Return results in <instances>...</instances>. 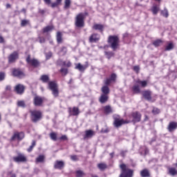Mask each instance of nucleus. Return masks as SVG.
<instances>
[{"instance_id":"obj_1","label":"nucleus","mask_w":177,"mask_h":177,"mask_svg":"<svg viewBox=\"0 0 177 177\" xmlns=\"http://www.w3.org/2000/svg\"><path fill=\"white\" fill-rule=\"evenodd\" d=\"M108 44L113 50H117L120 46V37L117 35L109 36Z\"/></svg>"},{"instance_id":"obj_2","label":"nucleus","mask_w":177,"mask_h":177,"mask_svg":"<svg viewBox=\"0 0 177 177\" xmlns=\"http://www.w3.org/2000/svg\"><path fill=\"white\" fill-rule=\"evenodd\" d=\"M120 168L122 170L119 177H132L133 176V170L128 168L127 165L122 164L120 165Z\"/></svg>"},{"instance_id":"obj_3","label":"nucleus","mask_w":177,"mask_h":177,"mask_svg":"<svg viewBox=\"0 0 177 177\" xmlns=\"http://www.w3.org/2000/svg\"><path fill=\"white\" fill-rule=\"evenodd\" d=\"M85 14L83 12L79 13L75 17V25L79 28H82L85 26Z\"/></svg>"},{"instance_id":"obj_4","label":"nucleus","mask_w":177,"mask_h":177,"mask_svg":"<svg viewBox=\"0 0 177 177\" xmlns=\"http://www.w3.org/2000/svg\"><path fill=\"white\" fill-rule=\"evenodd\" d=\"M30 120L32 122L37 124V122L42 120V113L39 111H30Z\"/></svg>"},{"instance_id":"obj_5","label":"nucleus","mask_w":177,"mask_h":177,"mask_svg":"<svg viewBox=\"0 0 177 177\" xmlns=\"http://www.w3.org/2000/svg\"><path fill=\"white\" fill-rule=\"evenodd\" d=\"M48 88L54 97H59V86L55 82H48Z\"/></svg>"},{"instance_id":"obj_6","label":"nucleus","mask_w":177,"mask_h":177,"mask_svg":"<svg viewBox=\"0 0 177 177\" xmlns=\"http://www.w3.org/2000/svg\"><path fill=\"white\" fill-rule=\"evenodd\" d=\"M26 62L29 66H32V67L37 68L38 66H39V61L35 58L31 59L30 55H28L26 57Z\"/></svg>"},{"instance_id":"obj_7","label":"nucleus","mask_w":177,"mask_h":177,"mask_svg":"<svg viewBox=\"0 0 177 177\" xmlns=\"http://www.w3.org/2000/svg\"><path fill=\"white\" fill-rule=\"evenodd\" d=\"M124 124H129V121L124 120V119L114 118L113 125L115 128H120V127L124 125Z\"/></svg>"},{"instance_id":"obj_8","label":"nucleus","mask_w":177,"mask_h":177,"mask_svg":"<svg viewBox=\"0 0 177 177\" xmlns=\"http://www.w3.org/2000/svg\"><path fill=\"white\" fill-rule=\"evenodd\" d=\"M8 63L10 64L12 63H15L16 60L19 59V53L17 51H14L8 57Z\"/></svg>"},{"instance_id":"obj_9","label":"nucleus","mask_w":177,"mask_h":177,"mask_svg":"<svg viewBox=\"0 0 177 177\" xmlns=\"http://www.w3.org/2000/svg\"><path fill=\"white\" fill-rule=\"evenodd\" d=\"M15 162H26L27 158L23 153H18L17 156L13 157Z\"/></svg>"},{"instance_id":"obj_10","label":"nucleus","mask_w":177,"mask_h":177,"mask_svg":"<svg viewBox=\"0 0 177 177\" xmlns=\"http://www.w3.org/2000/svg\"><path fill=\"white\" fill-rule=\"evenodd\" d=\"M88 41L90 44H96V42H98V41H100V35L97 33H93L90 36Z\"/></svg>"},{"instance_id":"obj_11","label":"nucleus","mask_w":177,"mask_h":177,"mask_svg":"<svg viewBox=\"0 0 177 177\" xmlns=\"http://www.w3.org/2000/svg\"><path fill=\"white\" fill-rule=\"evenodd\" d=\"M26 86H24V85L19 84L15 86L14 91L17 93V95H23Z\"/></svg>"},{"instance_id":"obj_12","label":"nucleus","mask_w":177,"mask_h":177,"mask_svg":"<svg viewBox=\"0 0 177 177\" xmlns=\"http://www.w3.org/2000/svg\"><path fill=\"white\" fill-rule=\"evenodd\" d=\"M15 139H17V140H23V139H24V133L23 131L15 132L11 138V140L13 141Z\"/></svg>"},{"instance_id":"obj_13","label":"nucleus","mask_w":177,"mask_h":177,"mask_svg":"<svg viewBox=\"0 0 177 177\" xmlns=\"http://www.w3.org/2000/svg\"><path fill=\"white\" fill-rule=\"evenodd\" d=\"M131 116L133 118V120H132L133 122L134 123L140 122V120H142V114H140V113L138 111L133 112L131 113Z\"/></svg>"},{"instance_id":"obj_14","label":"nucleus","mask_w":177,"mask_h":177,"mask_svg":"<svg viewBox=\"0 0 177 177\" xmlns=\"http://www.w3.org/2000/svg\"><path fill=\"white\" fill-rule=\"evenodd\" d=\"M12 75L14 77H18L19 78H21L24 77L26 75L23 71H21V70L15 68L12 71Z\"/></svg>"},{"instance_id":"obj_15","label":"nucleus","mask_w":177,"mask_h":177,"mask_svg":"<svg viewBox=\"0 0 177 177\" xmlns=\"http://www.w3.org/2000/svg\"><path fill=\"white\" fill-rule=\"evenodd\" d=\"M64 165L63 160H56L54 163V168L55 169H63Z\"/></svg>"},{"instance_id":"obj_16","label":"nucleus","mask_w":177,"mask_h":177,"mask_svg":"<svg viewBox=\"0 0 177 177\" xmlns=\"http://www.w3.org/2000/svg\"><path fill=\"white\" fill-rule=\"evenodd\" d=\"M33 103L35 106H41L44 103V98L37 95L34 97Z\"/></svg>"},{"instance_id":"obj_17","label":"nucleus","mask_w":177,"mask_h":177,"mask_svg":"<svg viewBox=\"0 0 177 177\" xmlns=\"http://www.w3.org/2000/svg\"><path fill=\"white\" fill-rule=\"evenodd\" d=\"M177 129L176 122H170L167 126V131L169 132H174Z\"/></svg>"},{"instance_id":"obj_18","label":"nucleus","mask_w":177,"mask_h":177,"mask_svg":"<svg viewBox=\"0 0 177 177\" xmlns=\"http://www.w3.org/2000/svg\"><path fill=\"white\" fill-rule=\"evenodd\" d=\"M69 115H78L80 114V109L77 107H73L72 109L71 108L68 109Z\"/></svg>"},{"instance_id":"obj_19","label":"nucleus","mask_w":177,"mask_h":177,"mask_svg":"<svg viewBox=\"0 0 177 177\" xmlns=\"http://www.w3.org/2000/svg\"><path fill=\"white\" fill-rule=\"evenodd\" d=\"M109 100V95L106 94H101L100 97H99V102L101 104H104Z\"/></svg>"},{"instance_id":"obj_20","label":"nucleus","mask_w":177,"mask_h":177,"mask_svg":"<svg viewBox=\"0 0 177 177\" xmlns=\"http://www.w3.org/2000/svg\"><path fill=\"white\" fill-rule=\"evenodd\" d=\"M131 91L134 95H138V93H140V86L139 84H134L131 87Z\"/></svg>"},{"instance_id":"obj_21","label":"nucleus","mask_w":177,"mask_h":177,"mask_svg":"<svg viewBox=\"0 0 177 177\" xmlns=\"http://www.w3.org/2000/svg\"><path fill=\"white\" fill-rule=\"evenodd\" d=\"M151 12L154 15V16L157 15L160 12V6H157V4H154L151 8Z\"/></svg>"},{"instance_id":"obj_22","label":"nucleus","mask_w":177,"mask_h":177,"mask_svg":"<svg viewBox=\"0 0 177 177\" xmlns=\"http://www.w3.org/2000/svg\"><path fill=\"white\" fill-rule=\"evenodd\" d=\"M142 96L146 99V100L150 101L151 100V91H145L142 93Z\"/></svg>"},{"instance_id":"obj_23","label":"nucleus","mask_w":177,"mask_h":177,"mask_svg":"<svg viewBox=\"0 0 177 177\" xmlns=\"http://www.w3.org/2000/svg\"><path fill=\"white\" fill-rule=\"evenodd\" d=\"M86 65H82L81 63H78L75 64V70H79L80 72H84V70H86Z\"/></svg>"},{"instance_id":"obj_24","label":"nucleus","mask_w":177,"mask_h":177,"mask_svg":"<svg viewBox=\"0 0 177 177\" xmlns=\"http://www.w3.org/2000/svg\"><path fill=\"white\" fill-rule=\"evenodd\" d=\"M93 30H97L100 32H103V30L104 28V26H103V25H102V24H95L93 26Z\"/></svg>"},{"instance_id":"obj_25","label":"nucleus","mask_w":177,"mask_h":177,"mask_svg":"<svg viewBox=\"0 0 177 177\" xmlns=\"http://www.w3.org/2000/svg\"><path fill=\"white\" fill-rule=\"evenodd\" d=\"M95 135V131L92 130H86L85 131V136H84V139H86L88 138H92Z\"/></svg>"},{"instance_id":"obj_26","label":"nucleus","mask_w":177,"mask_h":177,"mask_svg":"<svg viewBox=\"0 0 177 177\" xmlns=\"http://www.w3.org/2000/svg\"><path fill=\"white\" fill-rule=\"evenodd\" d=\"M102 95H109L110 93V88L107 86H103L101 88Z\"/></svg>"},{"instance_id":"obj_27","label":"nucleus","mask_w":177,"mask_h":177,"mask_svg":"<svg viewBox=\"0 0 177 177\" xmlns=\"http://www.w3.org/2000/svg\"><path fill=\"white\" fill-rule=\"evenodd\" d=\"M140 176L142 177H149L150 176V172H149V170H147V169H144L140 171Z\"/></svg>"},{"instance_id":"obj_28","label":"nucleus","mask_w":177,"mask_h":177,"mask_svg":"<svg viewBox=\"0 0 177 177\" xmlns=\"http://www.w3.org/2000/svg\"><path fill=\"white\" fill-rule=\"evenodd\" d=\"M169 175L171 176H175L177 175V170L175 167H169Z\"/></svg>"},{"instance_id":"obj_29","label":"nucleus","mask_w":177,"mask_h":177,"mask_svg":"<svg viewBox=\"0 0 177 177\" xmlns=\"http://www.w3.org/2000/svg\"><path fill=\"white\" fill-rule=\"evenodd\" d=\"M40 81H42L44 84L49 82V76L48 75H42L40 77Z\"/></svg>"},{"instance_id":"obj_30","label":"nucleus","mask_w":177,"mask_h":177,"mask_svg":"<svg viewBox=\"0 0 177 177\" xmlns=\"http://www.w3.org/2000/svg\"><path fill=\"white\" fill-rule=\"evenodd\" d=\"M174 48H175V45L174 44L173 42H169L167 46L165 47V51H169V50H172V49H174Z\"/></svg>"},{"instance_id":"obj_31","label":"nucleus","mask_w":177,"mask_h":177,"mask_svg":"<svg viewBox=\"0 0 177 177\" xmlns=\"http://www.w3.org/2000/svg\"><path fill=\"white\" fill-rule=\"evenodd\" d=\"M136 84L141 85V88H146L147 86V81L146 80H137Z\"/></svg>"},{"instance_id":"obj_32","label":"nucleus","mask_w":177,"mask_h":177,"mask_svg":"<svg viewBox=\"0 0 177 177\" xmlns=\"http://www.w3.org/2000/svg\"><path fill=\"white\" fill-rule=\"evenodd\" d=\"M104 114H110V113H113L111 106H104Z\"/></svg>"},{"instance_id":"obj_33","label":"nucleus","mask_w":177,"mask_h":177,"mask_svg":"<svg viewBox=\"0 0 177 177\" xmlns=\"http://www.w3.org/2000/svg\"><path fill=\"white\" fill-rule=\"evenodd\" d=\"M160 15L163 16V17H165L166 19L168 18V16H169V14L168 12V10L167 8H165L163 10H161Z\"/></svg>"},{"instance_id":"obj_34","label":"nucleus","mask_w":177,"mask_h":177,"mask_svg":"<svg viewBox=\"0 0 177 177\" xmlns=\"http://www.w3.org/2000/svg\"><path fill=\"white\" fill-rule=\"evenodd\" d=\"M76 177H84L85 176V172L82 170H77L75 171Z\"/></svg>"},{"instance_id":"obj_35","label":"nucleus","mask_w":177,"mask_h":177,"mask_svg":"<svg viewBox=\"0 0 177 177\" xmlns=\"http://www.w3.org/2000/svg\"><path fill=\"white\" fill-rule=\"evenodd\" d=\"M97 168L100 169V171H104L107 168V165L105 163H100L97 165Z\"/></svg>"},{"instance_id":"obj_36","label":"nucleus","mask_w":177,"mask_h":177,"mask_svg":"<svg viewBox=\"0 0 177 177\" xmlns=\"http://www.w3.org/2000/svg\"><path fill=\"white\" fill-rule=\"evenodd\" d=\"M62 41H63V38L62 37V32H57V44H62Z\"/></svg>"},{"instance_id":"obj_37","label":"nucleus","mask_w":177,"mask_h":177,"mask_svg":"<svg viewBox=\"0 0 177 177\" xmlns=\"http://www.w3.org/2000/svg\"><path fill=\"white\" fill-rule=\"evenodd\" d=\"M45 161V156L44 155H39L36 158V162H44Z\"/></svg>"},{"instance_id":"obj_38","label":"nucleus","mask_w":177,"mask_h":177,"mask_svg":"<svg viewBox=\"0 0 177 177\" xmlns=\"http://www.w3.org/2000/svg\"><path fill=\"white\" fill-rule=\"evenodd\" d=\"M104 55H105V56H106L107 59H111V57H113V56H114V53H113L111 51H105Z\"/></svg>"},{"instance_id":"obj_39","label":"nucleus","mask_w":177,"mask_h":177,"mask_svg":"<svg viewBox=\"0 0 177 177\" xmlns=\"http://www.w3.org/2000/svg\"><path fill=\"white\" fill-rule=\"evenodd\" d=\"M50 138L52 140L56 142L57 140V134H56L55 132H52L50 133Z\"/></svg>"},{"instance_id":"obj_40","label":"nucleus","mask_w":177,"mask_h":177,"mask_svg":"<svg viewBox=\"0 0 177 177\" xmlns=\"http://www.w3.org/2000/svg\"><path fill=\"white\" fill-rule=\"evenodd\" d=\"M162 44V40L161 39H157L153 42V45L155 46L156 48H158V46H160Z\"/></svg>"},{"instance_id":"obj_41","label":"nucleus","mask_w":177,"mask_h":177,"mask_svg":"<svg viewBox=\"0 0 177 177\" xmlns=\"http://www.w3.org/2000/svg\"><path fill=\"white\" fill-rule=\"evenodd\" d=\"M53 30V26H48L43 28V32H49Z\"/></svg>"},{"instance_id":"obj_42","label":"nucleus","mask_w":177,"mask_h":177,"mask_svg":"<svg viewBox=\"0 0 177 177\" xmlns=\"http://www.w3.org/2000/svg\"><path fill=\"white\" fill-rule=\"evenodd\" d=\"M17 106L18 107H22L24 109L26 107V102L23 100H19L17 102Z\"/></svg>"},{"instance_id":"obj_43","label":"nucleus","mask_w":177,"mask_h":177,"mask_svg":"<svg viewBox=\"0 0 177 177\" xmlns=\"http://www.w3.org/2000/svg\"><path fill=\"white\" fill-rule=\"evenodd\" d=\"M57 66H60L61 67H64L66 66V62L62 61V59H58L57 61Z\"/></svg>"},{"instance_id":"obj_44","label":"nucleus","mask_w":177,"mask_h":177,"mask_svg":"<svg viewBox=\"0 0 177 177\" xmlns=\"http://www.w3.org/2000/svg\"><path fill=\"white\" fill-rule=\"evenodd\" d=\"M30 21L27 19H23L21 22V27H26L27 24H29Z\"/></svg>"},{"instance_id":"obj_45","label":"nucleus","mask_w":177,"mask_h":177,"mask_svg":"<svg viewBox=\"0 0 177 177\" xmlns=\"http://www.w3.org/2000/svg\"><path fill=\"white\" fill-rule=\"evenodd\" d=\"M60 73H62V75L66 76V74H68V69L66 68H62L60 69Z\"/></svg>"},{"instance_id":"obj_46","label":"nucleus","mask_w":177,"mask_h":177,"mask_svg":"<svg viewBox=\"0 0 177 177\" xmlns=\"http://www.w3.org/2000/svg\"><path fill=\"white\" fill-rule=\"evenodd\" d=\"M70 5H71V0H65V5H64V9H68L70 8Z\"/></svg>"},{"instance_id":"obj_47","label":"nucleus","mask_w":177,"mask_h":177,"mask_svg":"<svg viewBox=\"0 0 177 177\" xmlns=\"http://www.w3.org/2000/svg\"><path fill=\"white\" fill-rule=\"evenodd\" d=\"M36 142L35 140L32 141V145L30 146V147L28 149V153L32 151V149L35 147Z\"/></svg>"},{"instance_id":"obj_48","label":"nucleus","mask_w":177,"mask_h":177,"mask_svg":"<svg viewBox=\"0 0 177 177\" xmlns=\"http://www.w3.org/2000/svg\"><path fill=\"white\" fill-rule=\"evenodd\" d=\"M70 158L72 161H79L80 160V158H78V156H77V155H71L70 156Z\"/></svg>"},{"instance_id":"obj_49","label":"nucleus","mask_w":177,"mask_h":177,"mask_svg":"<svg viewBox=\"0 0 177 177\" xmlns=\"http://www.w3.org/2000/svg\"><path fill=\"white\" fill-rule=\"evenodd\" d=\"M109 78L112 82H115V80H117V75L115 73H112Z\"/></svg>"},{"instance_id":"obj_50","label":"nucleus","mask_w":177,"mask_h":177,"mask_svg":"<svg viewBox=\"0 0 177 177\" xmlns=\"http://www.w3.org/2000/svg\"><path fill=\"white\" fill-rule=\"evenodd\" d=\"M153 114H160V109L158 108H153L152 110Z\"/></svg>"},{"instance_id":"obj_51","label":"nucleus","mask_w":177,"mask_h":177,"mask_svg":"<svg viewBox=\"0 0 177 177\" xmlns=\"http://www.w3.org/2000/svg\"><path fill=\"white\" fill-rule=\"evenodd\" d=\"M111 82H113L110 78H107L106 80L104 81V84L105 85H110V84H111Z\"/></svg>"},{"instance_id":"obj_52","label":"nucleus","mask_w":177,"mask_h":177,"mask_svg":"<svg viewBox=\"0 0 177 177\" xmlns=\"http://www.w3.org/2000/svg\"><path fill=\"white\" fill-rule=\"evenodd\" d=\"M61 52L62 53L63 55H66V53H67V48L66 47H62L61 49Z\"/></svg>"},{"instance_id":"obj_53","label":"nucleus","mask_w":177,"mask_h":177,"mask_svg":"<svg viewBox=\"0 0 177 177\" xmlns=\"http://www.w3.org/2000/svg\"><path fill=\"white\" fill-rule=\"evenodd\" d=\"M39 42L40 44H45V37H39Z\"/></svg>"},{"instance_id":"obj_54","label":"nucleus","mask_w":177,"mask_h":177,"mask_svg":"<svg viewBox=\"0 0 177 177\" xmlns=\"http://www.w3.org/2000/svg\"><path fill=\"white\" fill-rule=\"evenodd\" d=\"M5 80V73H0V81H3Z\"/></svg>"},{"instance_id":"obj_55","label":"nucleus","mask_w":177,"mask_h":177,"mask_svg":"<svg viewBox=\"0 0 177 177\" xmlns=\"http://www.w3.org/2000/svg\"><path fill=\"white\" fill-rule=\"evenodd\" d=\"M59 140H67V136L64 135L59 138Z\"/></svg>"},{"instance_id":"obj_56","label":"nucleus","mask_w":177,"mask_h":177,"mask_svg":"<svg viewBox=\"0 0 177 177\" xmlns=\"http://www.w3.org/2000/svg\"><path fill=\"white\" fill-rule=\"evenodd\" d=\"M59 4L58 3H57V1H55V3H52L51 7L56 8V7L59 6Z\"/></svg>"},{"instance_id":"obj_57","label":"nucleus","mask_w":177,"mask_h":177,"mask_svg":"<svg viewBox=\"0 0 177 177\" xmlns=\"http://www.w3.org/2000/svg\"><path fill=\"white\" fill-rule=\"evenodd\" d=\"M127 152L128 151H122L120 152V156H122V157H125V154H127Z\"/></svg>"},{"instance_id":"obj_58","label":"nucleus","mask_w":177,"mask_h":177,"mask_svg":"<svg viewBox=\"0 0 177 177\" xmlns=\"http://www.w3.org/2000/svg\"><path fill=\"white\" fill-rule=\"evenodd\" d=\"M133 70L136 71V73H139V66H134Z\"/></svg>"},{"instance_id":"obj_59","label":"nucleus","mask_w":177,"mask_h":177,"mask_svg":"<svg viewBox=\"0 0 177 177\" xmlns=\"http://www.w3.org/2000/svg\"><path fill=\"white\" fill-rule=\"evenodd\" d=\"M66 67H71V62L68 61L67 63H66Z\"/></svg>"},{"instance_id":"obj_60","label":"nucleus","mask_w":177,"mask_h":177,"mask_svg":"<svg viewBox=\"0 0 177 177\" xmlns=\"http://www.w3.org/2000/svg\"><path fill=\"white\" fill-rule=\"evenodd\" d=\"M12 89V87L10 86V85H8L6 87V91H10Z\"/></svg>"},{"instance_id":"obj_61","label":"nucleus","mask_w":177,"mask_h":177,"mask_svg":"<svg viewBox=\"0 0 177 177\" xmlns=\"http://www.w3.org/2000/svg\"><path fill=\"white\" fill-rule=\"evenodd\" d=\"M39 13H40L41 15H44L45 14V10H39Z\"/></svg>"},{"instance_id":"obj_62","label":"nucleus","mask_w":177,"mask_h":177,"mask_svg":"<svg viewBox=\"0 0 177 177\" xmlns=\"http://www.w3.org/2000/svg\"><path fill=\"white\" fill-rule=\"evenodd\" d=\"M47 5H50V0H44Z\"/></svg>"},{"instance_id":"obj_63","label":"nucleus","mask_w":177,"mask_h":177,"mask_svg":"<svg viewBox=\"0 0 177 177\" xmlns=\"http://www.w3.org/2000/svg\"><path fill=\"white\" fill-rule=\"evenodd\" d=\"M0 44H3V37H0Z\"/></svg>"},{"instance_id":"obj_64","label":"nucleus","mask_w":177,"mask_h":177,"mask_svg":"<svg viewBox=\"0 0 177 177\" xmlns=\"http://www.w3.org/2000/svg\"><path fill=\"white\" fill-rule=\"evenodd\" d=\"M109 156H111V158H113L114 157V152L111 153Z\"/></svg>"}]
</instances>
